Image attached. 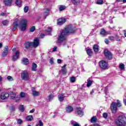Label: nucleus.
I'll use <instances>...</instances> for the list:
<instances>
[{
	"label": "nucleus",
	"mask_w": 126,
	"mask_h": 126,
	"mask_svg": "<svg viewBox=\"0 0 126 126\" xmlns=\"http://www.w3.org/2000/svg\"><path fill=\"white\" fill-rule=\"evenodd\" d=\"M39 44H40V40L39 38H35L34 39L33 42L27 41L25 43V48L26 49H29L32 47H34V48H37L38 46H39Z\"/></svg>",
	"instance_id": "nucleus-1"
},
{
	"label": "nucleus",
	"mask_w": 126,
	"mask_h": 126,
	"mask_svg": "<svg viewBox=\"0 0 126 126\" xmlns=\"http://www.w3.org/2000/svg\"><path fill=\"white\" fill-rule=\"evenodd\" d=\"M117 126H126V117L124 116H119L115 121Z\"/></svg>",
	"instance_id": "nucleus-2"
},
{
	"label": "nucleus",
	"mask_w": 126,
	"mask_h": 126,
	"mask_svg": "<svg viewBox=\"0 0 126 126\" xmlns=\"http://www.w3.org/2000/svg\"><path fill=\"white\" fill-rule=\"evenodd\" d=\"M117 107H122V103L119 99L117 100V104L115 102H113L111 104V110L113 114H116V113H117V110H118Z\"/></svg>",
	"instance_id": "nucleus-3"
},
{
	"label": "nucleus",
	"mask_w": 126,
	"mask_h": 126,
	"mask_svg": "<svg viewBox=\"0 0 126 126\" xmlns=\"http://www.w3.org/2000/svg\"><path fill=\"white\" fill-rule=\"evenodd\" d=\"M67 35V34H66L64 33V32H63L62 31L60 35L58 36V43H59L60 44H62V43H63V42H65V41L67 39V37H66Z\"/></svg>",
	"instance_id": "nucleus-4"
},
{
	"label": "nucleus",
	"mask_w": 126,
	"mask_h": 126,
	"mask_svg": "<svg viewBox=\"0 0 126 126\" xmlns=\"http://www.w3.org/2000/svg\"><path fill=\"white\" fill-rule=\"evenodd\" d=\"M21 31H25L27 27V20L23 19L19 25Z\"/></svg>",
	"instance_id": "nucleus-5"
},
{
	"label": "nucleus",
	"mask_w": 126,
	"mask_h": 126,
	"mask_svg": "<svg viewBox=\"0 0 126 126\" xmlns=\"http://www.w3.org/2000/svg\"><path fill=\"white\" fill-rule=\"evenodd\" d=\"M63 32L67 35V34H72L74 33V29L71 25H68L67 27L65 28L64 30L63 31Z\"/></svg>",
	"instance_id": "nucleus-6"
},
{
	"label": "nucleus",
	"mask_w": 126,
	"mask_h": 126,
	"mask_svg": "<svg viewBox=\"0 0 126 126\" xmlns=\"http://www.w3.org/2000/svg\"><path fill=\"white\" fill-rule=\"evenodd\" d=\"M99 66L101 69H108V68H109V65H108V63L103 60L99 62Z\"/></svg>",
	"instance_id": "nucleus-7"
},
{
	"label": "nucleus",
	"mask_w": 126,
	"mask_h": 126,
	"mask_svg": "<svg viewBox=\"0 0 126 126\" xmlns=\"http://www.w3.org/2000/svg\"><path fill=\"white\" fill-rule=\"evenodd\" d=\"M21 78L23 80L27 81V80L29 79V75H28V73L25 71L22 72L21 73Z\"/></svg>",
	"instance_id": "nucleus-8"
},
{
	"label": "nucleus",
	"mask_w": 126,
	"mask_h": 126,
	"mask_svg": "<svg viewBox=\"0 0 126 126\" xmlns=\"http://www.w3.org/2000/svg\"><path fill=\"white\" fill-rule=\"evenodd\" d=\"M9 97V94L7 92H3L1 93L0 98L1 100H6Z\"/></svg>",
	"instance_id": "nucleus-9"
},
{
	"label": "nucleus",
	"mask_w": 126,
	"mask_h": 126,
	"mask_svg": "<svg viewBox=\"0 0 126 126\" xmlns=\"http://www.w3.org/2000/svg\"><path fill=\"white\" fill-rule=\"evenodd\" d=\"M104 55L108 60H111L112 59V53L110 51L107 50H104Z\"/></svg>",
	"instance_id": "nucleus-10"
},
{
	"label": "nucleus",
	"mask_w": 126,
	"mask_h": 126,
	"mask_svg": "<svg viewBox=\"0 0 126 126\" xmlns=\"http://www.w3.org/2000/svg\"><path fill=\"white\" fill-rule=\"evenodd\" d=\"M8 46H5L4 51L2 53V57H6L7 56V54L8 53Z\"/></svg>",
	"instance_id": "nucleus-11"
},
{
	"label": "nucleus",
	"mask_w": 126,
	"mask_h": 126,
	"mask_svg": "<svg viewBox=\"0 0 126 126\" xmlns=\"http://www.w3.org/2000/svg\"><path fill=\"white\" fill-rule=\"evenodd\" d=\"M65 23V19L62 18L58 19L57 22L58 25H63V24Z\"/></svg>",
	"instance_id": "nucleus-12"
},
{
	"label": "nucleus",
	"mask_w": 126,
	"mask_h": 126,
	"mask_svg": "<svg viewBox=\"0 0 126 126\" xmlns=\"http://www.w3.org/2000/svg\"><path fill=\"white\" fill-rule=\"evenodd\" d=\"M13 31H15V29L18 27V20L17 19L15 20V21L13 23Z\"/></svg>",
	"instance_id": "nucleus-13"
},
{
	"label": "nucleus",
	"mask_w": 126,
	"mask_h": 126,
	"mask_svg": "<svg viewBox=\"0 0 126 126\" xmlns=\"http://www.w3.org/2000/svg\"><path fill=\"white\" fill-rule=\"evenodd\" d=\"M19 57V51H17L15 52V55L13 56V61L15 62Z\"/></svg>",
	"instance_id": "nucleus-14"
},
{
	"label": "nucleus",
	"mask_w": 126,
	"mask_h": 126,
	"mask_svg": "<svg viewBox=\"0 0 126 126\" xmlns=\"http://www.w3.org/2000/svg\"><path fill=\"white\" fill-rule=\"evenodd\" d=\"M92 79L91 78H89L87 80V87H90L92 85Z\"/></svg>",
	"instance_id": "nucleus-15"
},
{
	"label": "nucleus",
	"mask_w": 126,
	"mask_h": 126,
	"mask_svg": "<svg viewBox=\"0 0 126 126\" xmlns=\"http://www.w3.org/2000/svg\"><path fill=\"white\" fill-rule=\"evenodd\" d=\"M73 111V107L71 106H68L66 108V113H71Z\"/></svg>",
	"instance_id": "nucleus-16"
},
{
	"label": "nucleus",
	"mask_w": 126,
	"mask_h": 126,
	"mask_svg": "<svg viewBox=\"0 0 126 126\" xmlns=\"http://www.w3.org/2000/svg\"><path fill=\"white\" fill-rule=\"evenodd\" d=\"M22 62L23 64H29V60H28V59L27 58L23 59Z\"/></svg>",
	"instance_id": "nucleus-17"
},
{
	"label": "nucleus",
	"mask_w": 126,
	"mask_h": 126,
	"mask_svg": "<svg viewBox=\"0 0 126 126\" xmlns=\"http://www.w3.org/2000/svg\"><path fill=\"white\" fill-rule=\"evenodd\" d=\"M37 64L35 63H33L32 64V71H36L37 70Z\"/></svg>",
	"instance_id": "nucleus-18"
},
{
	"label": "nucleus",
	"mask_w": 126,
	"mask_h": 126,
	"mask_svg": "<svg viewBox=\"0 0 126 126\" xmlns=\"http://www.w3.org/2000/svg\"><path fill=\"white\" fill-rule=\"evenodd\" d=\"M12 0H4L5 5L10 6L11 5Z\"/></svg>",
	"instance_id": "nucleus-19"
},
{
	"label": "nucleus",
	"mask_w": 126,
	"mask_h": 126,
	"mask_svg": "<svg viewBox=\"0 0 126 126\" xmlns=\"http://www.w3.org/2000/svg\"><path fill=\"white\" fill-rule=\"evenodd\" d=\"M65 66H66V64H64L63 66L62 67L63 74H66V68Z\"/></svg>",
	"instance_id": "nucleus-20"
},
{
	"label": "nucleus",
	"mask_w": 126,
	"mask_h": 126,
	"mask_svg": "<svg viewBox=\"0 0 126 126\" xmlns=\"http://www.w3.org/2000/svg\"><path fill=\"white\" fill-rule=\"evenodd\" d=\"M58 98L60 102H63L64 99V95L63 94H59L58 95Z\"/></svg>",
	"instance_id": "nucleus-21"
},
{
	"label": "nucleus",
	"mask_w": 126,
	"mask_h": 126,
	"mask_svg": "<svg viewBox=\"0 0 126 126\" xmlns=\"http://www.w3.org/2000/svg\"><path fill=\"white\" fill-rule=\"evenodd\" d=\"M93 49H94V51L95 52V53H98L99 51V46H98L97 45L95 44L93 46Z\"/></svg>",
	"instance_id": "nucleus-22"
},
{
	"label": "nucleus",
	"mask_w": 126,
	"mask_h": 126,
	"mask_svg": "<svg viewBox=\"0 0 126 126\" xmlns=\"http://www.w3.org/2000/svg\"><path fill=\"white\" fill-rule=\"evenodd\" d=\"M10 96L11 99H15V97H16V94H15V93L13 92H10Z\"/></svg>",
	"instance_id": "nucleus-23"
},
{
	"label": "nucleus",
	"mask_w": 126,
	"mask_h": 126,
	"mask_svg": "<svg viewBox=\"0 0 126 126\" xmlns=\"http://www.w3.org/2000/svg\"><path fill=\"white\" fill-rule=\"evenodd\" d=\"M15 3L19 7H21L22 6V4H21V0H16Z\"/></svg>",
	"instance_id": "nucleus-24"
},
{
	"label": "nucleus",
	"mask_w": 126,
	"mask_h": 126,
	"mask_svg": "<svg viewBox=\"0 0 126 126\" xmlns=\"http://www.w3.org/2000/svg\"><path fill=\"white\" fill-rule=\"evenodd\" d=\"M71 125L72 126H79V124L74 121H71Z\"/></svg>",
	"instance_id": "nucleus-25"
},
{
	"label": "nucleus",
	"mask_w": 126,
	"mask_h": 126,
	"mask_svg": "<svg viewBox=\"0 0 126 126\" xmlns=\"http://www.w3.org/2000/svg\"><path fill=\"white\" fill-rule=\"evenodd\" d=\"M87 53L88 56H92V54H93L92 50H91V49H88V50H87Z\"/></svg>",
	"instance_id": "nucleus-26"
},
{
	"label": "nucleus",
	"mask_w": 126,
	"mask_h": 126,
	"mask_svg": "<svg viewBox=\"0 0 126 126\" xmlns=\"http://www.w3.org/2000/svg\"><path fill=\"white\" fill-rule=\"evenodd\" d=\"M72 3L74 4V5H78L79 3V0H71Z\"/></svg>",
	"instance_id": "nucleus-27"
},
{
	"label": "nucleus",
	"mask_w": 126,
	"mask_h": 126,
	"mask_svg": "<svg viewBox=\"0 0 126 126\" xmlns=\"http://www.w3.org/2000/svg\"><path fill=\"white\" fill-rule=\"evenodd\" d=\"M26 120H27L28 121L31 122V121H32V120H33V116H32V115H29L28 116L26 117Z\"/></svg>",
	"instance_id": "nucleus-28"
},
{
	"label": "nucleus",
	"mask_w": 126,
	"mask_h": 126,
	"mask_svg": "<svg viewBox=\"0 0 126 126\" xmlns=\"http://www.w3.org/2000/svg\"><path fill=\"white\" fill-rule=\"evenodd\" d=\"M32 95L35 97H36L37 96H39V95H40V93L35 91V92H33V93H32Z\"/></svg>",
	"instance_id": "nucleus-29"
},
{
	"label": "nucleus",
	"mask_w": 126,
	"mask_h": 126,
	"mask_svg": "<svg viewBox=\"0 0 126 126\" xmlns=\"http://www.w3.org/2000/svg\"><path fill=\"white\" fill-rule=\"evenodd\" d=\"M119 68L122 69V70H124V69H125V64H123V63H121L119 65Z\"/></svg>",
	"instance_id": "nucleus-30"
},
{
	"label": "nucleus",
	"mask_w": 126,
	"mask_h": 126,
	"mask_svg": "<svg viewBox=\"0 0 126 126\" xmlns=\"http://www.w3.org/2000/svg\"><path fill=\"white\" fill-rule=\"evenodd\" d=\"M115 39L116 41H117V42H121V37H120V36H119V35H116Z\"/></svg>",
	"instance_id": "nucleus-31"
},
{
	"label": "nucleus",
	"mask_w": 126,
	"mask_h": 126,
	"mask_svg": "<svg viewBox=\"0 0 126 126\" xmlns=\"http://www.w3.org/2000/svg\"><path fill=\"white\" fill-rule=\"evenodd\" d=\"M44 126V124H43L42 120H39L38 124L36 125V126Z\"/></svg>",
	"instance_id": "nucleus-32"
},
{
	"label": "nucleus",
	"mask_w": 126,
	"mask_h": 126,
	"mask_svg": "<svg viewBox=\"0 0 126 126\" xmlns=\"http://www.w3.org/2000/svg\"><path fill=\"white\" fill-rule=\"evenodd\" d=\"M54 99V95L51 94L48 96V100L49 101H52Z\"/></svg>",
	"instance_id": "nucleus-33"
},
{
	"label": "nucleus",
	"mask_w": 126,
	"mask_h": 126,
	"mask_svg": "<svg viewBox=\"0 0 126 126\" xmlns=\"http://www.w3.org/2000/svg\"><path fill=\"white\" fill-rule=\"evenodd\" d=\"M70 81L72 83H74V82H75V77H71L70 79Z\"/></svg>",
	"instance_id": "nucleus-34"
},
{
	"label": "nucleus",
	"mask_w": 126,
	"mask_h": 126,
	"mask_svg": "<svg viewBox=\"0 0 126 126\" xmlns=\"http://www.w3.org/2000/svg\"><path fill=\"white\" fill-rule=\"evenodd\" d=\"M7 79L8 81H13V78L11 76H8L7 77Z\"/></svg>",
	"instance_id": "nucleus-35"
},
{
	"label": "nucleus",
	"mask_w": 126,
	"mask_h": 126,
	"mask_svg": "<svg viewBox=\"0 0 126 126\" xmlns=\"http://www.w3.org/2000/svg\"><path fill=\"white\" fill-rule=\"evenodd\" d=\"M97 120V119L96 118V117L94 116L91 120V121L92 123H95L96 121Z\"/></svg>",
	"instance_id": "nucleus-36"
},
{
	"label": "nucleus",
	"mask_w": 126,
	"mask_h": 126,
	"mask_svg": "<svg viewBox=\"0 0 126 126\" xmlns=\"http://www.w3.org/2000/svg\"><path fill=\"white\" fill-rule=\"evenodd\" d=\"M36 28H35V26H32L30 29V32H34L35 31Z\"/></svg>",
	"instance_id": "nucleus-37"
},
{
	"label": "nucleus",
	"mask_w": 126,
	"mask_h": 126,
	"mask_svg": "<svg viewBox=\"0 0 126 126\" xmlns=\"http://www.w3.org/2000/svg\"><path fill=\"white\" fill-rule=\"evenodd\" d=\"M20 111H22V112H24V106L21 105L19 107Z\"/></svg>",
	"instance_id": "nucleus-38"
},
{
	"label": "nucleus",
	"mask_w": 126,
	"mask_h": 126,
	"mask_svg": "<svg viewBox=\"0 0 126 126\" xmlns=\"http://www.w3.org/2000/svg\"><path fill=\"white\" fill-rule=\"evenodd\" d=\"M65 9V6H61L59 7V10L60 11H63V10H64Z\"/></svg>",
	"instance_id": "nucleus-39"
},
{
	"label": "nucleus",
	"mask_w": 126,
	"mask_h": 126,
	"mask_svg": "<svg viewBox=\"0 0 126 126\" xmlns=\"http://www.w3.org/2000/svg\"><path fill=\"white\" fill-rule=\"evenodd\" d=\"M2 24L4 26H5V25H7L8 24V21L7 20H4L2 22Z\"/></svg>",
	"instance_id": "nucleus-40"
},
{
	"label": "nucleus",
	"mask_w": 126,
	"mask_h": 126,
	"mask_svg": "<svg viewBox=\"0 0 126 126\" xmlns=\"http://www.w3.org/2000/svg\"><path fill=\"white\" fill-rule=\"evenodd\" d=\"M100 34L101 35H106V31H105V30L102 29L100 32Z\"/></svg>",
	"instance_id": "nucleus-41"
},
{
	"label": "nucleus",
	"mask_w": 126,
	"mask_h": 126,
	"mask_svg": "<svg viewBox=\"0 0 126 126\" xmlns=\"http://www.w3.org/2000/svg\"><path fill=\"white\" fill-rule=\"evenodd\" d=\"M96 3L97 4H103V0H98Z\"/></svg>",
	"instance_id": "nucleus-42"
},
{
	"label": "nucleus",
	"mask_w": 126,
	"mask_h": 126,
	"mask_svg": "<svg viewBox=\"0 0 126 126\" xmlns=\"http://www.w3.org/2000/svg\"><path fill=\"white\" fill-rule=\"evenodd\" d=\"M20 95L21 98H24V97H25V93L22 92L20 93Z\"/></svg>",
	"instance_id": "nucleus-43"
},
{
	"label": "nucleus",
	"mask_w": 126,
	"mask_h": 126,
	"mask_svg": "<svg viewBox=\"0 0 126 126\" xmlns=\"http://www.w3.org/2000/svg\"><path fill=\"white\" fill-rule=\"evenodd\" d=\"M22 123H23V121H22V120L18 119V120H17L18 125H21V124H22Z\"/></svg>",
	"instance_id": "nucleus-44"
},
{
	"label": "nucleus",
	"mask_w": 126,
	"mask_h": 126,
	"mask_svg": "<svg viewBox=\"0 0 126 126\" xmlns=\"http://www.w3.org/2000/svg\"><path fill=\"white\" fill-rule=\"evenodd\" d=\"M75 113L77 114V115H79V108L76 107V110H75Z\"/></svg>",
	"instance_id": "nucleus-45"
},
{
	"label": "nucleus",
	"mask_w": 126,
	"mask_h": 126,
	"mask_svg": "<svg viewBox=\"0 0 126 126\" xmlns=\"http://www.w3.org/2000/svg\"><path fill=\"white\" fill-rule=\"evenodd\" d=\"M84 115V113L83 112V111L82 110H80V113H79V116L80 117H82Z\"/></svg>",
	"instance_id": "nucleus-46"
},
{
	"label": "nucleus",
	"mask_w": 126,
	"mask_h": 126,
	"mask_svg": "<svg viewBox=\"0 0 126 126\" xmlns=\"http://www.w3.org/2000/svg\"><path fill=\"white\" fill-rule=\"evenodd\" d=\"M24 11L25 12H28V10L29 9V7L28 6H26L25 8H24Z\"/></svg>",
	"instance_id": "nucleus-47"
},
{
	"label": "nucleus",
	"mask_w": 126,
	"mask_h": 126,
	"mask_svg": "<svg viewBox=\"0 0 126 126\" xmlns=\"http://www.w3.org/2000/svg\"><path fill=\"white\" fill-rule=\"evenodd\" d=\"M51 32H52V29H51L50 28H48L46 30V32H47V33H48V34H51Z\"/></svg>",
	"instance_id": "nucleus-48"
},
{
	"label": "nucleus",
	"mask_w": 126,
	"mask_h": 126,
	"mask_svg": "<svg viewBox=\"0 0 126 126\" xmlns=\"http://www.w3.org/2000/svg\"><path fill=\"white\" fill-rule=\"evenodd\" d=\"M103 117L104 119H107L108 118V114L106 113H104L103 114Z\"/></svg>",
	"instance_id": "nucleus-49"
},
{
	"label": "nucleus",
	"mask_w": 126,
	"mask_h": 126,
	"mask_svg": "<svg viewBox=\"0 0 126 126\" xmlns=\"http://www.w3.org/2000/svg\"><path fill=\"white\" fill-rule=\"evenodd\" d=\"M109 39L110 41H115V37L114 36H109Z\"/></svg>",
	"instance_id": "nucleus-50"
},
{
	"label": "nucleus",
	"mask_w": 126,
	"mask_h": 126,
	"mask_svg": "<svg viewBox=\"0 0 126 126\" xmlns=\"http://www.w3.org/2000/svg\"><path fill=\"white\" fill-rule=\"evenodd\" d=\"M49 63L50 64H54V59L53 58L50 59Z\"/></svg>",
	"instance_id": "nucleus-51"
},
{
	"label": "nucleus",
	"mask_w": 126,
	"mask_h": 126,
	"mask_svg": "<svg viewBox=\"0 0 126 126\" xmlns=\"http://www.w3.org/2000/svg\"><path fill=\"white\" fill-rule=\"evenodd\" d=\"M43 15L44 17H46V16H48V15H49V12L48 11L45 12L43 14Z\"/></svg>",
	"instance_id": "nucleus-52"
},
{
	"label": "nucleus",
	"mask_w": 126,
	"mask_h": 126,
	"mask_svg": "<svg viewBox=\"0 0 126 126\" xmlns=\"http://www.w3.org/2000/svg\"><path fill=\"white\" fill-rule=\"evenodd\" d=\"M10 109L11 110V111H12V112H13V111L15 110V107L11 106L10 107Z\"/></svg>",
	"instance_id": "nucleus-53"
},
{
	"label": "nucleus",
	"mask_w": 126,
	"mask_h": 126,
	"mask_svg": "<svg viewBox=\"0 0 126 126\" xmlns=\"http://www.w3.org/2000/svg\"><path fill=\"white\" fill-rule=\"evenodd\" d=\"M105 44H109V43H110V41H109V39H105Z\"/></svg>",
	"instance_id": "nucleus-54"
},
{
	"label": "nucleus",
	"mask_w": 126,
	"mask_h": 126,
	"mask_svg": "<svg viewBox=\"0 0 126 126\" xmlns=\"http://www.w3.org/2000/svg\"><path fill=\"white\" fill-rule=\"evenodd\" d=\"M56 51H57V46H55L52 50V52H56Z\"/></svg>",
	"instance_id": "nucleus-55"
},
{
	"label": "nucleus",
	"mask_w": 126,
	"mask_h": 126,
	"mask_svg": "<svg viewBox=\"0 0 126 126\" xmlns=\"http://www.w3.org/2000/svg\"><path fill=\"white\" fill-rule=\"evenodd\" d=\"M35 91H36V90H35V88L32 87V93H33Z\"/></svg>",
	"instance_id": "nucleus-56"
},
{
	"label": "nucleus",
	"mask_w": 126,
	"mask_h": 126,
	"mask_svg": "<svg viewBox=\"0 0 126 126\" xmlns=\"http://www.w3.org/2000/svg\"><path fill=\"white\" fill-rule=\"evenodd\" d=\"M57 62H58L59 63H62V60L58 59Z\"/></svg>",
	"instance_id": "nucleus-57"
},
{
	"label": "nucleus",
	"mask_w": 126,
	"mask_h": 126,
	"mask_svg": "<svg viewBox=\"0 0 126 126\" xmlns=\"http://www.w3.org/2000/svg\"><path fill=\"white\" fill-rule=\"evenodd\" d=\"M33 112H35V109H33L32 110H31L30 111V113H33Z\"/></svg>",
	"instance_id": "nucleus-58"
},
{
	"label": "nucleus",
	"mask_w": 126,
	"mask_h": 126,
	"mask_svg": "<svg viewBox=\"0 0 126 126\" xmlns=\"http://www.w3.org/2000/svg\"><path fill=\"white\" fill-rule=\"evenodd\" d=\"M94 93V90H92V91L91 92V94L92 95Z\"/></svg>",
	"instance_id": "nucleus-59"
},
{
	"label": "nucleus",
	"mask_w": 126,
	"mask_h": 126,
	"mask_svg": "<svg viewBox=\"0 0 126 126\" xmlns=\"http://www.w3.org/2000/svg\"><path fill=\"white\" fill-rule=\"evenodd\" d=\"M40 37H41V38H44V37H45V35L44 34H41Z\"/></svg>",
	"instance_id": "nucleus-60"
},
{
	"label": "nucleus",
	"mask_w": 126,
	"mask_h": 126,
	"mask_svg": "<svg viewBox=\"0 0 126 126\" xmlns=\"http://www.w3.org/2000/svg\"><path fill=\"white\" fill-rule=\"evenodd\" d=\"M124 103H125V105L126 106V99L124 100Z\"/></svg>",
	"instance_id": "nucleus-61"
},
{
	"label": "nucleus",
	"mask_w": 126,
	"mask_h": 126,
	"mask_svg": "<svg viewBox=\"0 0 126 126\" xmlns=\"http://www.w3.org/2000/svg\"><path fill=\"white\" fill-rule=\"evenodd\" d=\"M2 48V43H0V48Z\"/></svg>",
	"instance_id": "nucleus-62"
},
{
	"label": "nucleus",
	"mask_w": 126,
	"mask_h": 126,
	"mask_svg": "<svg viewBox=\"0 0 126 126\" xmlns=\"http://www.w3.org/2000/svg\"><path fill=\"white\" fill-rule=\"evenodd\" d=\"M0 15H1V16H3V15H4V13H1V14H0Z\"/></svg>",
	"instance_id": "nucleus-63"
},
{
	"label": "nucleus",
	"mask_w": 126,
	"mask_h": 126,
	"mask_svg": "<svg viewBox=\"0 0 126 126\" xmlns=\"http://www.w3.org/2000/svg\"><path fill=\"white\" fill-rule=\"evenodd\" d=\"M123 2H124V3H126V0H123Z\"/></svg>",
	"instance_id": "nucleus-64"
}]
</instances>
